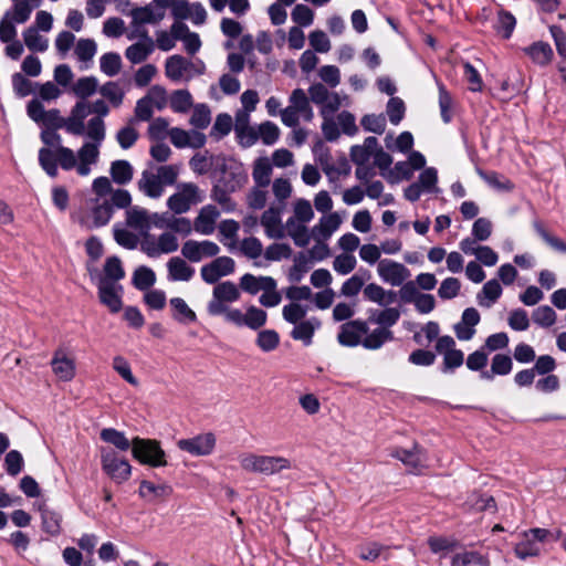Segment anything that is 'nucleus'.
<instances>
[{
    "instance_id": "f257e3e1",
    "label": "nucleus",
    "mask_w": 566,
    "mask_h": 566,
    "mask_svg": "<svg viewBox=\"0 0 566 566\" xmlns=\"http://www.w3.org/2000/svg\"><path fill=\"white\" fill-rule=\"evenodd\" d=\"M39 164L52 178H55L59 174L57 165L64 170L77 169V160L74 151L62 145H59L55 150L41 148L39 150Z\"/></svg>"
},
{
    "instance_id": "f03ea898",
    "label": "nucleus",
    "mask_w": 566,
    "mask_h": 566,
    "mask_svg": "<svg viewBox=\"0 0 566 566\" xmlns=\"http://www.w3.org/2000/svg\"><path fill=\"white\" fill-rule=\"evenodd\" d=\"M132 454L142 464L153 468L166 467V453L159 441L136 437L132 440Z\"/></svg>"
},
{
    "instance_id": "7ed1b4c3",
    "label": "nucleus",
    "mask_w": 566,
    "mask_h": 566,
    "mask_svg": "<svg viewBox=\"0 0 566 566\" xmlns=\"http://www.w3.org/2000/svg\"><path fill=\"white\" fill-rule=\"evenodd\" d=\"M243 470L254 473L275 474L291 468V462L283 457L248 454L240 460Z\"/></svg>"
},
{
    "instance_id": "20e7f679",
    "label": "nucleus",
    "mask_w": 566,
    "mask_h": 566,
    "mask_svg": "<svg viewBox=\"0 0 566 566\" xmlns=\"http://www.w3.org/2000/svg\"><path fill=\"white\" fill-rule=\"evenodd\" d=\"M101 463L103 471L117 483L128 480L132 467L128 461L120 457L117 451L112 448H101Z\"/></svg>"
},
{
    "instance_id": "39448f33",
    "label": "nucleus",
    "mask_w": 566,
    "mask_h": 566,
    "mask_svg": "<svg viewBox=\"0 0 566 566\" xmlns=\"http://www.w3.org/2000/svg\"><path fill=\"white\" fill-rule=\"evenodd\" d=\"M238 286L231 281L218 283L212 291V300L208 303L207 311L211 316L222 315L227 311V303L237 302L240 298Z\"/></svg>"
},
{
    "instance_id": "423d86ee",
    "label": "nucleus",
    "mask_w": 566,
    "mask_h": 566,
    "mask_svg": "<svg viewBox=\"0 0 566 566\" xmlns=\"http://www.w3.org/2000/svg\"><path fill=\"white\" fill-rule=\"evenodd\" d=\"M179 188L180 191L174 193L167 200L168 208L177 214L187 212L191 205L202 200L199 196V188L195 184H181Z\"/></svg>"
},
{
    "instance_id": "0eeeda50",
    "label": "nucleus",
    "mask_w": 566,
    "mask_h": 566,
    "mask_svg": "<svg viewBox=\"0 0 566 566\" xmlns=\"http://www.w3.org/2000/svg\"><path fill=\"white\" fill-rule=\"evenodd\" d=\"M235 263L230 256H219L201 268L202 280L208 284H216L220 277L234 272Z\"/></svg>"
},
{
    "instance_id": "6e6552de",
    "label": "nucleus",
    "mask_w": 566,
    "mask_h": 566,
    "mask_svg": "<svg viewBox=\"0 0 566 566\" xmlns=\"http://www.w3.org/2000/svg\"><path fill=\"white\" fill-rule=\"evenodd\" d=\"M180 450L186 451L192 455L203 457L210 454L216 446V437L213 433L208 432L198 434L190 439H180L177 442Z\"/></svg>"
},
{
    "instance_id": "1a4fd4ad",
    "label": "nucleus",
    "mask_w": 566,
    "mask_h": 566,
    "mask_svg": "<svg viewBox=\"0 0 566 566\" xmlns=\"http://www.w3.org/2000/svg\"><path fill=\"white\" fill-rule=\"evenodd\" d=\"M368 332L369 327L367 322L361 319L349 321L340 326L337 340L343 346L355 347L361 344V335Z\"/></svg>"
},
{
    "instance_id": "9d476101",
    "label": "nucleus",
    "mask_w": 566,
    "mask_h": 566,
    "mask_svg": "<svg viewBox=\"0 0 566 566\" xmlns=\"http://www.w3.org/2000/svg\"><path fill=\"white\" fill-rule=\"evenodd\" d=\"M378 274L392 286H400L410 276V271L401 263L381 260L378 263Z\"/></svg>"
},
{
    "instance_id": "9b49d317",
    "label": "nucleus",
    "mask_w": 566,
    "mask_h": 566,
    "mask_svg": "<svg viewBox=\"0 0 566 566\" xmlns=\"http://www.w3.org/2000/svg\"><path fill=\"white\" fill-rule=\"evenodd\" d=\"M98 296L102 304L107 306L112 313H117L123 307V302L116 291V284L106 279H101L98 284Z\"/></svg>"
},
{
    "instance_id": "f8f14e48",
    "label": "nucleus",
    "mask_w": 566,
    "mask_h": 566,
    "mask_svg": "<svg viewBox=\"0 0 566 566\" xmlns=\"http://www.w3.org/2000/svg\"><path fill=\"white\" fill-rule=\"evenodd\" d=\"M261 224L265 228L268 237L274 239L284 238L285 233L281 226V208L270 207L261 217Z\"/></svg>"
},
{
    "instance_id": "ddd939ff",
    "label": "nucleus",
    "mask_w": 566,
    "mask_h": 566,
    "mask_svg": "<svg viewBox=\"0 0 566 566\" xmlns=\"http://www.w3.org/2000/svg\"><path fill=\"white\" fill-rule=\"evenodd\" d=\"M51 366L61 380L69 381L75 376L74 361L67 358L62 349L55 350Z\"/></svg>"
},
{
    "instance_id": "4468645a",
    "label": "nucleus",
    "mask_w": 566,
    "mask_h": 566,
    "mask_svg": "<svg viewBox=\"0 0 566 566\" xmlns=\"http://www.w3.org/2000/svg\"><path fill=\"white\" fill-rule=\"evenodd\" d=\"M99 150L98 145L93 143H85L77 151L80 163L77 164V174L86 176L90 174V165L96 164Z\"/></svg>"
},
{
    "instance_id": "2eb2a0df",
    "label": "nucleus",
    "mask_w": 566,
    "mask_h": 566,
    "mask_svg": "<svg viewBox=\"0 0 566 566\" xmlns=\"http://www.w3.org/2000/svg\"><path fill=\"white\" fill-rule=\"evenodd\" d=\"M218 216L219 211L214 206L208 205L203 207L195 219V230L202 234L212 233Z\"/></svg>"
},
{
    "instance_id": "dca6fc26",
    "label": "nucleus",
    "mask_w": 566,
    "mask_h": 566,
    "mask_svg": "<svg viewBox=\"0 0 566 566\" xmlns=\"http://www.w3.org/2000/svg\"><path fill=\"white\" fill-rule=\"evenodd\" d=\"M342 223V219L337 212H332L327 217H323L319 223L313 227L312 237L314 239L323 238L328 239L334 231H336Z\"/></svg>"
},
{
    "instance_id": "f3484780",
    "label": "nucleus",
    "mask_w": 566,
    "mask_h": 566,
    "mask_svg": "<svg viewBox=\"0 0 566 566\" xmlns=\"http://www.w3.org/2000/svg\"><path fill=\"white\" fill-rule=\"evenodd\" d=\"M14 7L8 10L0 20V41L2 43H9L17 38L15 23L23 24L27 21L15 20Z\"/></svg>"
},
{
    "instance_id": "a211bd4d",
    "label": "nucleus",
    "mask_w": 566,
    "mask_h": 566,
    "mask_svg": "<svg viewBox=\"0 0 566 566\" xmlns=\"http://www.w3.org/2000/svg\"><path fill=\"white\" fill-rule=\"evenodd\" d=\"M126 224L129 228L139 230L140 233L149 231L151 228L150 217L146 209L139 207H133L126 211Z\"/></svg>"
},
{
    "instance_id": "6ab92c4d",
    "label": "nucleus",
    "mask_w": 566,
    "mask_h": 566,
    "mask_svg": "<svg viewBox=\"0 0 566 566\" xmlns=\"http://www.w3.org/2000/svg\"><path fill=\"white\" fill-rule=\"evenodd\" d=\"M321 327V321L316 317L303 321L295 324V327L291 332V336L295 340H302L304 345L308 346L312 344L315 329Z\"/></svg>"
},
{
    "instance_id": "aec40b11",
    "label": "nucleus",
    "mask_w": 566,
    "mask_h": 566,
    "mask_svg": "<svg viewBox=\"0 0 566 566\" xmlns=\"http://www.w3.org/2000/svg\"><path fill=\"white\" fill-rule=\"evenodd\" d=\"M233 165H230V170L228 171V175L221 176L219 178V182L227 186V189L230 190H238L248 181V175L244 172L242 165L235 163L234 160Z\"/></svg>"
},
{
    "instance_id": "412c9836",
    "label": "nucleus",
    "mask_w": 566,
    "mask_h": 566,
    "mask_svg": "<svg viewBox=\"0 0 566 566\" xmlns=\"http://www.w3.org/2000/svg\"><path fill=\"white\" fill-rule=\"evenodd\" d=\"M167 268L169 279L172 281H189L195 273V270L179 256L171 258L167 263Z\"/></svg>"
},
{
    "instance_id": "4be33fe9",
    "label": "nucleus",
    "mask_w": 566,
    "mask_h": 566,
    "mask_svg": "<svg viewBox=\"0 0 566 566\" xmlns=\"http://www.w3.org/2000/svg\"><path fill=\"white\" fill-rule=\"evenodd\" d=\"M172 308V318L180 324L195 323L197 321L196 313L187 305L181 297H172L169 301Z\"/></svg>"
},
{
    "instance_id": "5701e85b",
    "label": "nucleus",
    "mask_w": 566,
    "mask_h": 566,
    "mask_svg": "<svg viewBox=\"0 0 566 566\" xmlns=\"http://www.w3.org/2000/svg\"><path fill=\"white\" fill-rule=\"evenodd\" d=\"M366 337L363 338L361 345L366 349H379L386 342H390L394 339V333L389 328L378 327L374 329L370 334H365Z\"/></svg>"
},
{
    "instance_id": "b1692460",
    "label": "nucleus",
    "mask_w": 566,
    "mask_h": 566,
    "mask_svg": "<svg viewBox=\"0 0 566 566\" xmlns=\"http://www.w3.org/2000/svg\"><path fill=\"white\" fill-rule=\"evenodd\" d=\"M525 53L531 56V59L539 64V65H546L548 64L554 55V52L551 48V45L546 42H535L528 48L524 49Z\"/></svg>"
},
{
    "instance_id": "393cba45",
    "label": "nucleus",
    "mask_w": 566,
    "mask_h": 566,
    "mask_svg": "<svg viewBox=\"0 0 566 566\" xmlns=\"http://www.w3.org/2000/svg\"><path fill=\"white\" fill-rule=\"evenodd\" d=\"M138 188L150 198L160 197L164 190L157 175L148 170L143 172L142 179L138 181Z\"/></svg>"
},
{
    "instance_id": "a878e982",
    "label": "nucleus",
    "mask_w": 566,
    "mask_h": 566,
    "mask_svg": "<svg viewBox=\"0 0 566 566\" xmlns=\"http://www.w3.org/2000/svg\"><path fill=\"white\" fill-rule=\"evenodd\" d=\"M502 294V286L497 280L488 281L478 294V302L483 307H490Z\"/></svg>"
},
{
    "instance_id": "bb28decb",
    "label": "nucleus",
    "mask_w": 566,
    "mask_h": 566,
    "mask_svg": "<svg viewBox=\"0 0 566 566\" xmlns=\"http://www.w3.org/2000/svg\"><path fill=\"white\" fill-rule=\"evenodd\" d=\"M42 528L45 533L56 536L61 533L62 515L48 507H40Z\"/></svg>"
},
{
    "instance_id": "cd10ccee",
    "label": "nucleus",
    "mask_w": 566,
    "mask_h": 566,
    "mask_svg": "<svg viewBox=\"0 0 566 566\" xmlns=\"http://www.w3.org/2000/svg\"><path fill=\"white\" fill-rule=\"evenodd\" d=\"M272 166L266 157H260L254 161L253 179L259 187H268L271 182Z\"/></svg>"
},
{
    "instance_id": "c85d7f7f",
    "label": "nucleus",
    "mask_w": 566,
    "mask_h": 566,
    "mask_svg": "<svg viewBox=\"0 0 566 566\" xmlns=\"http://www.w3.org/2000/svg\"><path fill=\"white\" fill-rule=\"evenodd\" d=\"M286 228L289 235L293 239L294 244L300 248H305L311 240V234L305 224H296L293 217L286 221Z\"/></svg>"
},
{
    "instance_id": "c756f323",
    "label": "nucleus",
    "mask_w": 566,
    "mask_h": 566,
    "mask_svg": "<svg viewBox=\"0 0 566 566\" xmlns=\"http://www.w3.org/2000/svg\"><path fill=\"white\" fill-rule=\"evenodd\" d=\"M112 179L118 185H126L133 179V167L127 160H115L109 169Z\"/></svg>"
},
{
    "instance_id": "7c9ffc66",
    "label": "nucleus",
    "mask_w": 566,
    "mask_h": 566,
    "mask_svg": "<svg viewBox=\"0 0 566 566\" xmlns=\"http://www.w3.org/2000/svg\"><path fill=\"white\" fill-rule=\"evenodd\" d=\"M101 439L109 444H113L119 451H127L132 449V441H129L124 432L114 428H105L99 433Z\"/></svg>"
},
{
    "instance_id": "2f4dec72",
    "label": "nucleus",
    "mask_w": 566,
    "mask_h": 566,
    "mask_svg": "<svg viewBox=\"0 0 566 566\" xmlns=\"http://www.w3.org/2000/svg\"><path fill=\"white\" fill-rule=\"evenodd\" d=\"M422 452V448H420L418 444H415L411 450L397 449L395 453H392V457L399 459L406 465L418 468L423 461Z\"/></svg>"
},
{
    "instance_id": "473e14b6",
    "label": "nucleus",
    "mask_w": 566,
    "mask_h": 566,
    "mask_svg": "<svg viewBox=\"0 0 566 566\" xmlns=\"http://www.w3.org/2000/svg\"><path fill=\"white\" fill-rule=\"evenodd\" d=\"M155 272L145 265L137 268L133 274V285L137 290L146 291L149 287H151L155 284Z\"/></svg>"
},
{
    "instance_id": "72a5a7b5",
    "label": "nucleus",
    "mask_w": 566,
    "mask_h": 566,
    "mask_svg": "<svg viewBox=\"0 0 566 566\" xmlns=\"http://www.w3.org/2000/svg\"><path fill=\"white\" fill-rule=\"evenodd\" d=\"M465 505H468L471 510L483 512V511H495L496 503L493 496L481 494L478 492L472 493L467 502Z\"/></svg>"
},
{
    "instance_id": "f704fd0d",
    "label": "nucleus",
    "mask_w": 566,
    "mask_h": 566,
    "mask_svg": "<svg viewBox=\"0 0 566 566\" xmlns=\"http://www.w3.org/2000/svg\"><path fill=\"white\" fill-rule=\"evenodd\" d=\"M23 40L27 48L33 52H44L48 49V40L39 34L36 28L29 27L23 31Z\"/></svg>"
},
{
    "instance_id": "c9c22d12",
    "label": "nucleus",
    "mask_w": 566,
    "mask_h": 566,
    "mask_svg": "<svg viewBox=\"0 0 566 566\" xmlns=\"http://www.w3.org/2000/svg\"><path fill=\"white\" fill-rule=\"evenodd\" d=\"M153 51L154 42L150 44L137 42L126 49L125 55L132 63L138 64L144 62Z\"/></svg>"
},
{
    "instance_id": "e433bc0d",
    "label": "nucleus",
    "mask_w": 566,
    "mask_h": 566,
    "mask_svg": "<svg viewBox=\"0 0 566 566\" xmlns=\"http://www.w3.org/2000/svg\"><path fill=\"white\" fill-rule=\"evenodd\" d=\"M188 61L181 55H172L167 59L165 71L167 77L174 81L181 78L182 73L186 71Z\"/></svg>"
},
{
    "instance_id": "4c0bfd02",
    "label": "nucleus",
    "mask_w": 566,
    "mask_h": 566,
    "mask_svg": "<svg viewBox=\"0 0 566 566\" xmlns=\"http://www.w3.org/2000/svg\"><path fill=\"white\" fill-rule=\"evenodd\" d=\"M232 129V117L227 113L218 114L210 130V136L216 140L222 139Z\"/></svg>"
},
{
    "instance_id": "58836bf2",
    "label": "nucleus",
    "mask_w": 566,
    "mask_h": 566,
    "mask_svg": "<svg viewBox=\"0 0 566 566\" xmlns=\"http://www.w3.org/2000/svg\"><path fill=\"white\" fill-rule=\"evenodd\" d=\"M98 82L94 76L81 77L73 86V93L81 99L93 95L97 90Z\"/></svg>"
},
{
    "instance_id": "ea45409f",
    "label": "nucleus",
    "mask_w": 566,
    "mask_h": 566,
    "mask_svg": "<svg viewBox=\"0 0 566 566\" xmlns=\"http://www.w3.org/2000/svg\"><path fill=\"white\" fill-rule=\"evenodd\" d=\"M230 192H234V190L227 189L226 185L218 181L211 190V198L221 205L224 210L232 211L235 205L229 197Z\"/></svg>"
},
{
    "instance_id": "a19ab883",
    "label": "nucleus",
    "mask_w": 566,
    "mask_h": 566,
    "mask_svg": "<svg viewBox=\"0 0 566 566\" xmlns=\"http://www.w3.org/2000/svg\"><path fill=\"white\" fill-rule=\"evenodd\" d=\"M313 153L316 160L321 164L324 172L329 176L332 171L335 170V167L329 164L332 159L329 148L323 140L318 139L313 147Z\"/></svg>"
},
{
    "instance_id": "79ce46f5",
    "label": "nucleus",
    "mask_w": 566,
    "mask_h": 566,
    "mask_svg": "<svg viewBox=\"0 0 566 566\" xmlns=\"http://www.w3.org/2000/svg\"><path fill=\"white\" fill-rule=\"evenodd\" d=\"M192 106L191 94L187 90H177L171 94L170 107L177 113H186Z\"/></svg>"
},
{
    "instance_id": "37998d69",
    "label": "nucleus",
    "mask_w": 566,
    "mask_h": 566,
    "mask_svg": "<svg viewBox=\"0 0 566 566\" xmlns=\"http://www.w3.org/2000/svg\"><path fill=\"white\" fill-rule=\"evenodd\" d=\"M105 277L108 281L116 283L125 276V271L122 266L120 259L118 256H109L105 261L104 265Z\"/></svg>"
},
{
    "instance_id": "c03bdc74",
    "label": "nucleus",
    "mask_w": 566,
    "mask_h": 566,
    "mask_svg": "<svg viewBox=\"0 0 566 566\" xmlns=\"http://www.w3.org/2000/svg\"><path fill=\"white\" fill-rule=\"evenodd\" d=\"M516 20L514 15L505 10H500L497 13L496 30L502 33L504 39H510L515 28Z\"/></svg>"
},
{
    "instance_id": "a18cd8bd",
    "label": "nucleus",
    "mask_w": 566,
    "mask_h": 566,
    "mask_svg": "<svg viewBox=\"0 0 566 566\" xmlns=\"http://www.w3.org/2000/svg\"><path fill=\"white\" fill-rule=\"evenodd\" d=\"M122 69V59L118 53L108 52L101 57V70L108 76H115Z\"/></svg>"
},
{
    "instance_id": "49530a36",
    "label": "nucleus",
    "mask_w": 566,
    "mask_h": 566,
    "mask_svg": "<svg viewBox=\"0 0 566 566\" xmlns=\"http://www.w3.org/2000/svg\"><path fill=\"white\" fill-rule=\"evenodd\" d=\"M15 11V20L28 21L32 11L39 8L42 0H11Z\"/></svg>"
},
{
    "instance_id": "de8ad7c7",
    "label": "nucleus",
    "mask_w": 566,
    "mask_h": 566,
    "mask_svg": "<svg viewBox=\"0 0 566 566\" xmlns=\"http://www.w3.org/2000/svg\"><path fill=\"white\" fill-rule=\"evenodd\" d=\"M360 125L365 130L380 135L386 129V117L384 114H367L361 118Z\"/></svg>"
},
{
    "instance_id": "09e8293b",
    "label": "nucleus",
    "mask_w": 566,
    "mask_h": 566,
    "mask_svg": "<svg viewBox=\"0 0 566 566\" xmlns=\"http://www.w3.org/2000/svg\"><path fill=\"white\" fill-rule=\"evenodd\" d=\"M400 312L397 308L387 307L379 312L376 317L370 316L368 321L380 325V327L389 328L398 322Z\"/></svg>"
},
{
    "instance_id": "8fccbe9b",
    "label": "nucleus",
    "mask_w": 566,
    "mask_h": 566,
    "mask_svg": "<svg viewBox=\"0 0 566 566\" xmlns=\"http://www.w3.org/2000/svg\"><path fill=\"white\" fill-rule=\"evenodd\" d=\"M138 493L142 497H146L148 493H153L158 497H167L172 494V488L168 484L155 485L150 481L143 480Z\"/></svg>"
},
{
    "instance_id": "3c124183",
    "label": "nucleus",
    "mask_w": 566,
    "mask_h": 566,
    "mask_svg": "<svg viewBox=\"0 0 566 566\" xmlns=\"http://www.w3.org/2000/svg\"><path fill=\"white\" fill-rule=\"evenodd\" d=\"M534 229L537 232V234L554 250L558 252L566 253V243L559 239L558 237L548 232L544 226L536 221L534 222Z\"/></svg>"
},
{
    "instance_id": "603ef678",
    "label": "nucleus",
    "mask_w": 566,
    "mask_h": 566,
    "mask_svg": "<svg viewBox=\"0 0 566 566\" xmlns=\"http://www.w3.org/2000/svg\"><path fill=\"white\" fill-rule=\"evenodd\" d=\"M475 563L482 566H488L489 562L485 557H483L478 552H465L462 554H455L452 557L451 566H469L470 564Z\"/></svg>"
},
{
    "instance_id": "864d4df0",
    "label": "nucleus",
    "mask_w": 566,
    "mask_h": 566,
    "mask_svg": "<svg viewBox=\"0 0 566 566\" xmlns=\"http://www.w3.org/2000/svg\"><path fill=\"white\" fill-rule=\"evenodd\" d=\"M532 318L537 325L542 327H549L555 324L556 313L551 306L543 305L533 312Z\"/></svg>"
},
{
    "instance_id": "5fc2aeb1",
    "label": "nucleus",
    "mask_w": 566,
    "mask_h": 566,
    "mask_svg": "<svg viewBox=\"0 0 566 566\" xmlns=\"http://www.w3.org/2000/svg\"><path fill=\"white\" fill-rule=\"evenodd\" d=\"M210 108L206 104L197 105L190 117V124L198 129H205L210 124Z\"/></svg>"
},
{
    "instance_id": "6e6d98bb",
    "label": "nucleus",
    "mask_w": 566,
    "mask_h": 566,
    "mask_svg": "<svg viewBox=\"0 0 566 566\" xmlns=\"http://www.w3.org/2000/svg\"><path fill=\"white\" fill-rule=\"evenodd\" d=\"M280 343L279 334L273 329H264L258 334L256 345L264 352L274 350Z\"/></svg>"
},
{
    "instance_id": "4d7b16f0",
    "label": "nucleus",
    "mask_w": 566,
    "mask_h": 566,
    "mask_svg": "<svg viewBox=\"0 0 566 566\" xmlns=\"http://www.w3.org/2000/svg\"><path fill=\"white\" fill-rule=\"evenodd\" d=\"M308 259L304 252H298L294 258V264L290 269L289 280L291 282H300L304 275L308 271L307 266Z\"/></svg>"
},
{
    "instance_id": "13d9d810",
    "label": "nucleus",
    "mask_w": 566,
    "mask_h": 566,
    "mask_svg": "<svg viewBox=\"0 0 566 566\" xmlns=\"http://www.w3.org/2000/svg\"><path fill=\"white\" fill-rule=\"evenodd\" d=\"M266 312L255 306H250L245 313L244 325L251 329H259L266 323Z\"/></svg>"
},
{
    "instance_id": "bf43d9fd",
    "label": "nucleus",
    "mask_w": 566,
    "mask_h": 566,
    "mask_svg": "<svg viewBox=\"0 0 566 566\" xmlns=\"http://www.w3.org/2000/svg\"><path fill=\"white\" fill-rule=\"evenodd\" d=\"M133 18L132 24L139 27L143 24H155V13L150 6L137 7L130 11Z\"/></svg>"
},
{
    "instance_id": "052dcab7",
    "label": "nucleus",
    "mask_w": 566,
    "mask_h": 566,
    "mask_svg": "<svg viewBox=\"0 0 566 566\" xmlns=\"http://www.w3.org/2000/svg\"><path fill=\"white\" fill-rule=\"evenodd\" d=\"M428 545L432 553H439L442 551H453L460 546V543L454 538L430 536L428 538Z\"/></svg>"
},
{
    "instance_id": "680f3d73",
    "label": "nucleus",
    "mask_w": 566,
    "mask_h": 566,
    "mask_svg": "<svg viewBox=\"0 0 566 566\" xmlns=\"http://www.w3.org/2000/svg\"><path fill=\"white\" fill-rule=\"evenodd\" d=\"M283 318L291 324L303 322L306 315V308L296 302H292L283 307Z\"/></svg>"
},
{
    "instance_id": "e2e57ef3",
    "label": "nucleus",
    "mask_w": 566,
    "mask_h": 566,
    "mask_svg": "<svg viewBox=\"0 0 566 566\" xmlns=\"http://www.w3.org/2000/svg\"><path fill=\"white\" fill-rule=\"evenodd\" d=\"M94 227H103L108 223L113 214V207L108 201L97 205L92 210Z\"/></svg>"
},
{
    "instance_id": "0e129e2a",
    "label": "nucleus",
    "mask_w": 566,
    "mask_h": 566,
    "mask_svg": "<svg viewBox=\"0 0 566 566\" xmlns=\"http://www.w3.org/2000/svg\"><path fill=\"white\" fill-rule=\"evenodd\" d=\"M405 103L399 97H391L387 103V115L394 125H398L405 116Z\"/></svg>"
},
{
    "instance_id": "69168bd1",
    "label": "nucleus",
    "mask_w": 566,
    "mask_h": 566,
    "mask_svg": "<svg viewBox=\"0 0 566 566\" xmlns=\"http://www.w3.org/2000/svg\"><path fill=\"white\" fill-rule=\"evenodd\" d=\"M96 53V43L92 39H81L75 46V54L80 61H91Z\"/></svg>"
},
{
    "instance_id": "338daca9",
    "label": "nucleus",
    "mask_w": 566,
    "mask_h": 566,
    "mask_svg": "<svg viewBox=\"0 0 566 566\" xmlns=\"http://www.w3.org/2000/svg\"><path fill=\"white\" fill-rule=\"evenodd\" d=\"M99 93L106 97L115 107L123 103L124 92L118 87L116 82H107L101 88Z\"/></svg>"
},
{
    "instance_id": "774afa93",
    "label": "nucleus",
    "mask_w": 566,
    "mask_h": 566,
    "mask_svg": "<svg viewBox=\"0 0 566 566\" xmlns=\"http://www.w3.org/2000/svg\"><path fill=\"white\" fill-rule=\"evenodd\" d=\"M513 367L512 358L505 354H496L492 358L491 371L495 375L505 376L511 373Z\"/></svg>"
}]
</instances>
